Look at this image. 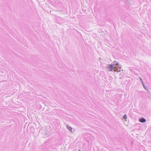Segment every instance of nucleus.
Here are the masks:
<instances>
[{
  "mask_svg": "<svg viewBox=\"0 0 151 151\" xmlns=\"http://www.w3.org/2000/svg\"><path fill=\"white\" fill-rule=\"evenodd\" d=\"M107 69L109 71H111L113 69V64L112 63L111 65H109L107 67Z\"/></svg>",
  "mask_w": 151,
  "mask_h": 151,
  "instance_id": "f03ea898",
  "label": "nucleus"
},
{
  "mask_svg": "<svg viewBox=\"0 0 151 151\" xmlns=\"http://www.w3.org/2000/svg\"><path fill=\"white\" fill-rule=\"evenodd\" d=\"M127 118V115L126 114H125L123 116V119H126Z\"/></svg>",
  "mask_w": 151,
  "mask_h": 151,
  "instance_id": "0eeeda50",
  "label": "nucleus"
},
{
  "mask_svg": "<svg viewBox=\"0 0 151 151\" xmlns=\"http://www.w3.org/2000/svg\"><path fill=\"white\" fill-rule=\"evenodd\" d=\"M78 151H81L80 150H79Z\"/></svg>",
  "mask_w": 151,
  "mask_h": 151,
  "instance_id": "9d476101",
  "label": "nucleus"
},
{
  "mask_svg": "<svg viewBox=\"0 0 151 151\" xmlns=\"http://www.w3.org/2000/svg\"><path fill=\"white\" fill-rule=\"evenodd\" d=\"M114 71L119 72L122 68L121 65L119 64V63L116 61H114Z\"/></svg>",
  "mask_w": 151,
  "mask_h": 151,
  "instance_id": "f257e3e1",
  "label": "nucleus"
},
{
  "mask_svg": "<svg viewBox=\"0 0 151 151\" xmlns=\"http://www.w3.org/2000/svg\"><path fill=\"white\" fill-rule=\"evenodd\" d=\"M125 4L127 6L130 7L131 6V4H130V3L128 1H127L125 2Z\"/></svg>",
  "mask_w": 151,
  "mask_h": 151,
  "instance_id": "39448f33",
  "label": "nucleus"
},
{
  "mask_svg": "<svg viewBox=\"0 0 151 151\" xmlns=\"http://www.w3.org/2000/svg\"><path fill=\"white\" fill-rule=\"evenodd\" d=\"M142 85L144 88L147 91H148L149 90V89L147 86L145 85L144 83H143Z\"/></svg>",
  "mask_w": 151,
  "mask_h": 151,
  "instance_id": "20e7f679",
  "label": "nucleus"
},
{
  "mask_svg": "<svg viewBox=\"0 0 151 151\" xmlns=\"http://www.w3.org/2000/svg\"><path fill=\"white\" fill-rule=\"evenodd\" d=\"M109 83L111 85H112L113 84V83L112 82L110 81Z\"/></svg>",
  "mask_w": 151,
  "mask_h": 151,
  "instance_id": "1a4fd4ad",
  "label": "nucleus"
},
{
  "mask_svg": "<svg viewBox=\"0 0 151 151\" xmlns=\"http://www.w3.org/2000/svg\"><path fill=\"white\" fill-rule=\"evenodd\" d=\"M139 121L141 123H144L146 122V119L144 118H141L139 119Z\"/></svg>",
  "mask_w": 151,
  "mask_h": 151,
  "instance_id": "7ed1b4c3",
  "label": "nucleus"
},
{
  "mask_svg": "<svg viewBox=\"0 0 151 151\" xmlns=\"http://www.w3.org/2000/svg\"><path fill=\"white\" fill-rule=\"evenodd\" d=\"M67 128L69 130V131L72 132V128L71 127L69 126L68 125H67L66 126Z\"/></svg>",
  "mask_w": 151,
  "mask_h": 151,
  "instance_id": "423d86ee",
  "label": "nucleus"
},
{
  "mask_svg": "<svg viewBox=\"0 0 151 151\" xmlns=\"http://www.w3.org/2000/svg\"><path fill=\"white\" fill-rule=\"evenodd\" d=\"M139 78L140 80V81H141V82L142 83V84L143 83H144V82H143V81L142 79L140 77H139Z\"/></svg>",
  "mask_w": 151,
  "mask_h": 151,
  "instance_id": "6e6552de",
  "label": "nucleus"
}]
</instances>
